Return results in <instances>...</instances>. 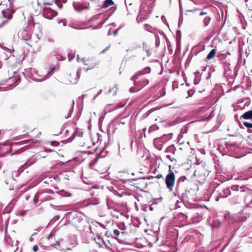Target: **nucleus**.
<instances>
[{
	"mask_svg": "<svg viewBox=\"0 0 252 252\" xmlns=\"http://www.w3.org/2000/svg\"><path fill=\"white\" fill-rule=\"evenodd\" d=\"M38 249V247L37 245H35L33 247L32 250L33 252H36Z\"/></svg>",
	"mask_w": 252,
	"mask_h": 252,
	"instance_id": "nucleus-56",
	"label": "nucleus"
},
{
	"mask_svg": "<svg viewBox=\"0 0 252 252\" xmlns=\"http://www.w3.org/2000/svg\"><path fill=\"white\" fill-rule=\"evenodd\" d=\"M194 93V92L192 90H189L188 92V97H190Z\"/></svg>",
	"mask_w": 252,
	"mask_h": 252,
	"instance_id": "nucleus-44",
	"label": "nucleus"
},
{
	"mask_svg": "<svg viewBox=\"0 0 252 252\" xmlns=\"http://www.w3.org/2000/svg\"><path fill=\"white\" fill-rule=\"evenodd\" d=\"M183 22V17H179V21H178V26L179 27H180L182 25Z\"/></svg>",
	"mask_w": 252,
	"mask_h": 252,
	"instance_id": "nucleus-47",
	"label": "nucleus"
},
{
	"mask_svg": "<svg viewBox=\"0 0 252 252\" xmlns=\"http://www.w3.org/2000/svg\"><path fill=\"white\" fill-rule=\"evenodd\" d=\"M145 29L148 32H150L155 33L156 29L155 28L152 27L149 25L145 24Z\"/></svg>",
	"mask_w": 252,
	"mask_h": 252,
	"instance_id": "nucleus-25",
	"label": "nucleus"
},
{
	"mask_svg": "<svg viewBox=\"0 0 252 252\" xmlns=\"http://www.w3.org/2000/svg\"><path fill=\"white\" fill-rule=\"evenodd\" d=\"M29 30L26 29L20 31L18 33L19 37L26 41L31 39L32 35L31 32L28 31Z\"/></svg>",
	"mask_w": 252,
	"mask_h": 252,
	"instance_id": "nucleus-8",
	"label": "nucleus"
},
{
	"mask_svg": "<svg viewBox=\"0 0 252 252\" xmlns=\"http://www.w3.org/2000/svg\"><path fill=\"white\" fill-rule=\"evenodd\" d=\"M176 151V148L173 145H171L167 147L165 152L167 153H171L172 154H174Z\"/></svg>",
	"mask_w": 252,
	"mask_h": 252,
	"instance_id": "nucleus-27",
	"label": "nucleus"
},
{
	"mask_svg": "<svg viewBox=\"0 0 252 252\" xmlns=\"http://www.w3.org/2000/svg\"><path fill=\"white\" fill-rule=\"evenodd\" d=\"M155 37H156V45H157V47H158L159 45V40L158 39V36L157 34H155Z\"/></svg>",
	"mask_w": 252,
	"mask_h": 252,
	"instance_id": "nucleus-49",
	"label": "nucleus"
},
{
	"mask_svg": "<svg viewBox=\"0 0 252 252\" xmlns=\"http://www.w3.org/2000/svg\"><path fill=\"white\" fill-rule=\"evenodd\" d=\"M57 193L63 197H70L72 196V193L64 190H61L57 192Z\"/></svg>",
	"mask_w": 252,
	"mask_h": 252,
	"instance_id": "nucleus-22",
	"label": "nucleus"
},
{
	"mask_svg": "<svg viewBox=\"0 0 252 252\" xmlns=\"http://www.w3.org/2000/svg\"><path fill=\"white\" fill-rule=\"evenodd\" d=\"M180 216H181V218H182L183 220H185L188 218V217L183 213H181L180 214Z\"/></svg>",
	"mask_w": 252,
	"mask_h": 252,
	"instance_id": "nucleus-52",
	"label": "nucleus"
},
{
	"mask_svg": "<svg viewBox=\"0 0 252 252\" xmlns=\"http://www.w3.org/2000/svg\"><path fill=\"white\" fill-rule=\"evenodd\" d=\"M106 21V20H104L103 21H101V22H100L99 24L96 26H95V29H99L100 28L102 25Z\"/></svg>",
	"mask_w": 252,
	"mask_h": 252,
	"instance_id": "nucleus-48",
	"label": "nucleus"
},
{
	"mask_svg": "<svg viewBox=\"0 0 252 252\" xmlns=\"http://www.w3.org/2000/svg\"><path fill=\"white\" fill-rule=\"evenodd\" d=\"M116 86H117V85H115V87H113L112 88H110V89L109 90V91H108V92L107 94L111 93L112 92V91H113L114 89H115V91H114V92H113V95H116V94H117V90H118V88H117V87H116Z\"/></svg>",
	"mask_w": 252,
	"mask_h": 252,
	"instance_id": "nucleus-30",
	"label": "nucleus"
},
{
	"mask_svg": "<svg viewBox=\"0 0 252 252\" xmlns=\"http://www.w3.org/2000/svg\"><path fill=\"white\" fill-rule=\"evenodd\" d=\"M12 17H0V27H2L5 24L7 23L9 20H10Z\"/></svg>",
	"mask_w": 252,
	"mask_h": 252,
	"instance_id": "nucleus-20",
	"label": "nucleus"
},
{
	"mask_svg": "<svg viewBox=\"0 0 252 252\" xmlns=\"http://www.w3.org/2000/svg\"><path fill=\"white\" fill-rule=\"evenodd\" d=\"M216 51V50L215 49H212L207 55V56L206 58L205 61H206L210 60L213 59L215 55Z\"/></svg>",
	"mask_w": 252,
	"mask_h": 252,
	"instance_id": "nucleus-23",
	"label": "nucleus"
},
{
	"mask_svg": "<svg viewBox=\"0 0 252 252\" xmlns=\"http://www.w3.org/2000/svg\"><path fill=\"white\" fill-rule=\"evenodd\" d=\"M6 150H7V153H9L12 150V147L10 145H8V147H7L6 148Z\"/></svg>",
	"mask_w": 252,
	"mask_h": 252,
	"instance_id": "nucleus-55",
	"label": "nucleus"
},
{
	"mask_svg": "<svg viewBox=\"0 0 252 252\" xmlns=\"http://www.w3.org/2000/svg\"><path fill=\"white\" fill-rule=\"evenodd\" d=\"M182 33L180 30H177L176 32V40L180 41L181 39Z\"/></svg>",
	"mask_w": 252,
	"mask_h": 252,
	"instance_id": "nucleus-31",
	"label": "nucleus"
},
{
	"mask_svg": "<svg viewBox=\"0 0 252 252\" xmlns=\"http://www.w3.org/2000/svg\"><path fill=\"white\" fill-rule=\"evenodd\" d=\"M97 239H98V240H101V241L103 242V243L104 244H105L104 241H103V240L102 239V238H101L100 236H97Z\"/></svg>",
	"mask_w": 252,
	"mask_h": 252,
	"instance_id": "nucleus-64",
	"label": "nucleus"
},
{
	"mask_svg": "<svg viewBox=\"0 0 252 252\" xmlns=\"http://www.w3.org/2000/svg\"><path fill=\"white\" fill-rule=\"evenodd\" d=\"M211 18L210 17H205L203 20L205 26H207L210 22Z\"/></svg>",
	"mask_w": 252,
	"mask_h": 252,
	"instance_id": "nucleus-32",
	"label": "nucleus"
},
{
	"mask_svg": "<svg viewBox=\"0 0 252 252\" xmlns=\"http://www.w3.org/2000/svg\"><path fill=\"white\" fill-rule=\"evenodd\" d=\"M68 58H69L68 60H69V61H71V60H72L74 58L75 56L73 54L70 53V54H68Z\"/></svg>",
	"mask_w": 252,
	"mask_h": 252,
	"instance_id": "nucleus-50",
	"label": "nucleus"
},
{
	"mask_svg": "<svg viewBox=\"0 0 252 252\" xmlns=\"http://www.w3.org/2000/svg\"><path fill=\"white\" fill-rule=\"evenodd\" d=\"M231 194L230 189V188H226L223 189V190L220 192L218 196L216 198V201H218L219 198H226Z\"/></svg>",
	"mask_w": 252,
	"mask_h": 252,
	"instance_id": "nucleus-12",
	"label": "nucleus"
},
{
	"mask_svg": "<svg viewBox=\"0 0 252 252\" xmlns=\"http://www.w3.org/2000/svg\"><path fill=\"white\" fill-rule=\"evenodd\" d=\"M110 48V45H108L107 47H106L104 49H103L101 52V54H104L106 51H107Z\"/></svg>",
	"mask_w": 252,
	"mask_h": 252,
	"instance_id": "nucleus-45",
	"label": "nucleus"
},
{
	"mask_svg": "<svg viewBox=\"0 0 252 252\" xmlns=\"http://www.w3.org/2000/svg\"><path fill=\"white\" fill-rule=\"evenodd\" d=\"M114 4V2L112 0H105L103 2L102 7L107 8L111 5Z\"/></svg>",
	"mask_w": 252,
	"mask_h": 252,
	"instance_id": "nucleus-24",
	"label": "nucleus"
},
{
	"mask_svg": "<svg viewBox=\"0 0 252 252\" xmlns=\"http://www.w3.org/2000/svg\"><path fill=\"white\" fill-rule=\"evenodd\" d=\"M166 158L169 159L172 162L176 161V159L174 158H172L170 155H167L166 156Z\"/></svg>",
	"mask_w": 252,
	"mask_h": 252,
	"instance_id": "nucleus-43",
	"label": "nucleus"
},
{
	"mask_svg": "<svg viewBox=\"0 0 252 252\" xmlns=\"http://www.w3.org/2000/svg\"><path fill=\"white\" fill-rule=\"evenodd\" d=\"M199 82V79H197V78H195V79H194V84H196H196H198Z\"/></svg>",
	"mask_w": 252,
	"mask_h": 252,
	"instance_id": "nucleus-59",
	"label": "nucleus"
},
{
	"mask_svg": "<svg viewBox=\"0 0 252 252\" xmlns=\"http://www.w3.org/2000/svg\"><path fill=\"white\" fill-rule=\"evenodd\" d=\"M145 19V18H144V17H137L136 21H137V23H139L143 22V21Z\"/></svg>",
	"mask_w": 252,
	"mask_h": 252,
	"instance_id": "nucleus-39",
	"label": "nucleus"
},
{
	"mask_svg": "<svg viewBox=\"0 0 252 252\" xmlns=\"http://www.w3.org/2000/svg\"><path fill=\"white\" fill-rule=\"evenodd\" d=\"M121 28V27H119L117 29L113 32V34L114 35H116L118 34V30Z\"/></svg>",
	"mask_w": 252,
	"mask_h": 252,
	"instance_id": "nucleus-57",
	"label": "nucleus"
},
{
	"mask_svg": "<svg viewBox=\"0 0 252 252\" xmlns=\"http://www.w3.org/2000/svg\"><path fill=\"white\" fill-rule=\"evenodd\" d=\"M25 20L27 24L26 29H30L35 25L33 17H25Z\"/></svg>",
	"mask_w": 252,
	"mask_h": 252,
	"instance_id": "nucleus-14",
	"label": "nucleus"
},
{
	"mask_svg": "<svg viewBox=\"0 0 252 252\" xmlns=\"http://www.w3.org/2000/svg\"><path fill=\"white\" fill-rule=\"evenodd\" d=\"M98 158H96L93 160H92L89 163L90 166L92 167L98 161Z\"/></svg>",
	"mask_w": 252,
	"mask_h": 252,
	"instance_id": "nucleus-33",
	"label": "nucleus"
},
{
	"mask_svg": "<svg viewBox=\"0 0 252 252\" xmlns=\"http://www.w3.org/2000/svg\"><path fill=\"white\" fill-rule=\"evenodd\" d=\"M55 4L58 6L59 8L62 7V2L61 0H55Z\"/></svg>",
	"mask_w": 252,
	"mask_h": 252,
	"instance_id": "nucleus-35",
	"label": "nucleus"
},
{
	"mask_svg": "<svg viewBox=\"0 0 252 252\" xmlns=\"http://www.w3.org/2000/svg\"><path fill=\"white\" fill-rule=\"evenodd\" d=\"M247 194L244 198V202L246 206L252 208V191L249 189V191H246Z\"/></svg>",
	"mask_w": 252,
	"mask_h": 252,
	"instance_id": "nucleus-10",
	"label": "nucleus"
},
{
	"mask_svg": "<svg viewBox=\"0 0 252 252\" xmlns=\"http://www.w3.org/2000/svg\"><path fill=\"white\" fill-rule=\"evenodd\" d=\"M230 189L235 191H240V192H244L249 191V188L245 186H239V185H232L230 187Z\"/></svg>",
	"mask_w": 252,
	"mask_h": 252,
	"instance_id": "nucleus-11",
	"label": "nucleus"
},
{
	"mask_svg": "<svg viewBox=\"0 0 252 252\" xmlns=\"http://www.w3.org/2000/svg\"><path fill=\"white\" fill-rule=\"evenodd\" d=\"M45 151L46 152H51L53 151V150L52 149H50L45 148Z\"/></svg>",
	"mask_w": 252,
	"mask_h": 252,
	"instance_id": "nucleus-62",
	"label": "nucleus"
},
{
	"mask_svg": "<svg viewBox=\"0 0 252 252\" xmlns=\"http://www.w3.org/2000/svg\"><path fill=\"white\" fill-rule=\"evenodd\" d=\"M28 141H29V140L23 141H21V142H19V144H20V145H22V144H24L25 143H27Z\"/></svg>",
	"mask_w": 252,
	"mask_h": 252,
	"instance_id": "nucleus-60",
	"label": "nucleus"
},
{
	"mask_svg": "<svg viewBox=\"0 0 252 252\" xmlns=\"http://www.w3.org/2000/svg\"><path fill=\"white\" fill-rule=\"evenodd\" d=\"M146 52L147 56H150L151 55V51L150 49H146Z\"/></svg>",
	"mask_w": 252,
	"mask_h": 252,
	"instance_id": "nucleus-58",
	"label": "nucleus"
},
{
	"mask_svg": "<svg viewBox=\"0 0 252 252\" xmlns=\"http://www.w3.org/2000/svg\"><path fill=\"white\" fill-rule=\"evenodd\" d=\"M56 68V67L55 66H53L51 67V69L50 71H48V73L46 74L47 76H49V77L51 76V75L52 73V72L55 70Z\"/></svg>",
	"mask_w": 252,
	"mask_h": 252,
	"instance_id": "nucleus-38",
	"label": "nucleus"
},
{
	"mask_svg": "<svg viewBox=\"0 0 252 252\" xmlns=\"http://www.w3.org/2000/svg\"><path fill=\"white\" fill-rule=\"evenodd\" d=\"M36 25H37V27L39 30V32H40V34H36L35 35H36V38H37V40L35 41V42H37L38 40H40V37H41V36L42 35V26L40 24L37 23V24H36Z\"/></svg>",
	"mask_w": 252,
	"mask_h": 252,
	"instance_id": "nucleus-26",
	"label": "nucleus"
},
{
	"mask_svg": "<svg viewBox=\"0 0 252 252\" xmlns=\"http://www.w3.org/2000/svg\"><path fill=\"white\" fill-rule=\"evenodd\" d=\"M14 74L12 77L9 78V81L12 82L13 84H15V86H16L20 81V77L16 72H14Z\"/></svg>",
	"mask_w": 252,
	"mask_h": 252,
	"instance_id": "nucleus-15",
	"label": "nucleus"
},
{
	"mask_svg": "<svg viewBox=\"0 0 252 252\" xmlns=\"http://www.w3.org/2000/svg\"><path fill=\"white\" fill-rule=\"evenodd\" d=\"M51 144L53 146L56 147V146H58L59 145V142H58V141H53L51 142Z\"/></svg>",
	"mask_w": 252,
	"mask_h": 252,
	"instance_id": "nucleus-42",
	"label": "nucleus"
},
{
	"mask_svg": "<svg viewBox=\"0 0 252 252\" xmlns=\"http://www.w3.org/2000/svg\"><path fill=\"white\" fill-rule=\"evenodd\" d=\"M74 104V102L73 101V104H72V105L71 106V108L69 110V112L68 113L67 115L65 116V118L66 119H68V118H69V117H70L71 116V115H72V114L73 113Z\"/></svg>",
	"mask_w": 252,
	"mask_h": 252,
	"instance_id": "nucleus-29",
	"label": "nucleus"
},
{
	"mask_svg": "<svg viewBox=\"0 0 252 252\" xmlns=\"http://www.w3.org/2000/svg\"><path fill=\"white\" fill-rule=\"evenodd\" d=\"M58 23L59 24L63 23V26H66V22L63 20H61L59 21Z\"/></svg>",
	"mask_w": 252,
	"mask_h": 252,
	"instance_id": "nucleus-54",
	"label": "nucleus"
},
{
	"mask_svg": "<svg viewBox=\"0 0 252 252\" xmlns=\"http://www.w3.org/2000/svg\"><path fill=\"white\" fill-rule=\"evenodd\" d=\"M43 181L44 184L52 186L56 189H58V187L54 186L55 183L59 182L60 181V179L57 175H50L47 176L44 178Z\"/></svg>",
	"mask_w": 252,
	"mask_h": 252,
	"instance_id": "nucleus-6",
	"label": "nucleus"
},
{
	"mask_svg": "<svg viewBox=\"0 0 252 252\" xmlns=\"http://www.w3.org/2000/svg\"><path fill=\"white\" fill-rule=\"evenodd\" d=\"M192 1L195 3V4H203L205 1V0H192Z\"/></svg>",
	"mask_w": 252,
	"mask_h": 252,
	"instance_id": "nucleus-36",
	"label": "nucleus"
},
{
	"mask_svg": "<svg viewBox=\"0 0 252 252\" xmlns=\"http://www.w3.org/2000/svg\"><path fill=\"white\" fill-rule=\"evenodd\" d=\"M155 0H142L140 5L141 16H147L151 13L155 5Z\"/></svg>",
	"mask_w": 252,
	"mask_h": 252,
	"instance_id": "nucleus-2",
	"label": "nucleus"
},
{
	"mask_svg": "<svg viewBox=\"0 0 252 252\" xmlns=\"http://www.w3.org/2000/svg\"><path fill=\"white\" fill-rule=\"evenodd\" d=\"M113 233L117 236H118L120 234V231L118 229H114Z\"/></svg>",
	"mask_w": 252,
	"mask_h": 252,
	"instance_id": "nucleus-51",
	"label": "nucleus"
},
{
	"mask_svg": "<svg viewBox=\"0 0 252 252\" xmlns=\"http://www.w3.org/2000/svg\"><path fill=\"white\" fill-rule=\"evenodd\" d=\"M84 65L88 66L87 68H84L85 71H87L89 70L92 69L98 63L94 58H89L87 59H82Z\"/></svg>",
	"mask_w": 252,
	"mask_h": 252,
	"instance_id": "nucleus-5",
	"label": "nucleus"
},
{
	"mask_svg": "<svg viewBox=\"0 0 252 252\" xmlns=\"http://www.w3.org/2000/svg\"><path fill=\"white\" fill-rule=\"evenodd\" d=\"M243 124L247 128H252V123H251L244 122H243Z\"/></svg>",
	"mask_w": 252,
	"mask_h": 252,
	"instance_id": "nucleus-37",
	"label": "nucleus"
},
{
	"mask_svg": "<svg viewBox=\"0 0 252 252\" xmlns=\"http://www.w3.org/2000/svg\"><path fill=\"white\" fill-rule=\"evenodd\" d=\"M30 71L31 74H29V76L32 80L37 81V82H41L42 81L49 77V76H47L46 75L45 76L42 77L41 76H39L37 72L35 70V69L32 68H30Z\"/></svg>",
	"mask_w": 252,
	"mask_h": 252,
	"instance_id": "nucleus-7",
	"label": "nucleus"
},
{
	"mask_svg": "<svg viewBox=\"0 0 252 252\" xmlns=\"http://www.w3.org/2000/svg\"><path fill=\"white\" fill-rule=\"evenodd\" d=\"M188 180L185 176L180 177L177 180L176 184L175 190L174 192V196L180 198L182 202L188 201V193L189 190H187L186 185Z\"/></svg>",
	"mask_w": 252,
	"mask_h": 252,
	"instance_id": "nucleus-1",
	"label": "nucleus"
},
{
	"mask_svg": "<svg viewBox=\"0 0 252 252\" xmlns=\"http://www.w3.org/2000/svg\"><path fill=\"white\" fill-rule=\"evenodd\" d=\"M44 11L45 13L43 14V16H45L46 14H49V16H56L57 15V13L52 10L51 8H46L44 9Z\"/></svg>",
	"mask_w": 252,
	"mask_h": 252,
	"instance_id": "nucleus-21",
	"label": "nucleus"
},
{
	"mask_svg": "<svg viewBox=\"0 0 252 252\" xmlns=\"http://www.w3.org/2000/svg\"><path fill=\"white\" fill-rule=\"evenodd\" d=\"M151 72V68L149 67H146L144 68L143 70H140L135 73L134 75H133L130 80L135 82V81L141 75L145 74L146 73H149Z\"/></svg>",
	"mask_w": 252,
	"mask_h": 252,
	"instance_id": "nucleus-9",
	"label": "nucleus"
},
{
	"mask_svg": "<svg viewBox=\"0 0 252 252\" xmlns=\"http://www.w3.org/2000/svg\"><path fill=\"white\" fill-rule=\"evenodd\" d=\"M239 220L241 221H245L249 217L250 214L249 213H244L242 211L238 213Z\"/></svg>",
	"mask_w": 252,
	"mask_h": 252,
	"instance_id": "nucleus-16",
	"label": "nucleus"
},
{
	"mask_svg": "<svg viewBox=\"0 0 252 252\" xmlns=\"http://www.w3.org/2000/svg\"><path fill=\"white\" fill-rule=\"evenodd\" d=\"M63 252H72L71 249L70 248L67 249L65 250H63Z\"/></svg>",
	"mask_w": 252,
	"mask_h": 252,
	"instance_id": "nucleus-61",
	"label": "nucleus"
},
{
	"mask_svg": "<svg viewBox=\"0 0 252 252\" xmlns=\"http://www.w3.org/2000/svg\"><path fill=\"white\" fill-rule=\"evenodd\" d=\"M175 177L173 172L171 170H169V172L166 176L165 182L166 188L172 191L173 187L175 184Z\"/></svg>",
	"mask_w": 252,
	"mask_h": 252,
	"instance_id": "nucleus-3",
	"label": "nucleus"
},
{
	"mask_svg": "<svg viewBox=\"0 0 252 252\" xmlns=\"http://www.w3.org/2000/svg\"><path fill=\"white\" fill-rule=\"evenodd\" d=\"M149 83V81L147 79H144L139 82H134V85L136 86L137 91H140L144 87L148 85Z\"/></svg>",
	"mask_w": 252,
	"mask_h": 252,
	"instance_id": "nucleus-13",
	"label": "nucleus"
},
{
	"mask_svg": "<svg viewBox=\"0 0 252 252\" xmlns=\"http://www.w3.org/2000/svg\"><path fill=\"white\" fill-rule=\"evenodd\" d=\"M240 118L246 120L252 119V110L245 112L241 116Z\"/></svg>",
	"mask_w": 252,
	"mask_h": 252,
	"instance_id": "nucleus-19",
	"label": "nucleus"
},
{
	"mask_svg": "<svg viewBox=\"0 0 252 252\" xmlns=\"http://www.w3.org/2000/svg\"><path fill=\"white\" fill-rule=\"evenodd\" d=\"M53 54L54 56L56 57V58L58 60L63 61L64 59V58L60 54H59L58 52L56 51H54Z\"/></svg>",
	"mask_w": 252,
	"mask_h": 252,
	"instance_id": "nucleus-28",
	"label": "nucleus"
},
{
	"mask_svg": "<svg viewBox=\"0 0 252 252\" xmlns=\"http://www.w3.org/2000/svg\"><path fill=\"white\" fill-rule=\"evenodd\" d=\"M162 177V175L161 174H158L156 176V178L158 179H159Z\"/></svg>",
	"mask_w": 252,
	"mask_h": 252,
	"instance_id": "nucleus-63",
	"label": "nucleus"
},
{
	"mask_svg": "<svg viewBox=\"0 0 252 252\" xmlns=\"http://www.w3.org/2000/svg\"><path fill=\"white\" fill-rule=\"evenodd\" d=\"M26 213H27V211L23 210L20 212V215L21 216H24L26 214Z\"/></svg>",
	"mask_w": 252,
	"mask_h": 252,
	"instance_id": "nucleus-53",
	"label": "nucleus"
},
{
	"mask_svg": "<svg viewBox=\"0 0 252 252\" xmlns=\"http://www.w3.org/2000/svg\"><path fill=\"white\" fill-rule=\"evenodd\" d=\"M118 227L121 230H125L126 227L125 225L124 222H120L118 224Z\"/></svg>",
	"mask_w": 252,
	"mask_h": 252,
	"instance_id": "nucleus-34",
	"label": "nucleus"
},
{
	"mask_svg": "<svg viewBox=\"0 0 252 252\" xmlns=\"http://www.w3.org/2000/svg\"><path fill=\"white\" fill-rule=\"evenodd\" d=\"M53 199V198L51 196L47 195L46 192L42 190L37 192L35 194L34 197V202L35 204H36L38 200H40L41 202H44Z\"/></svg>",
	"mask_w": 252,
	"mask_h": 252,
	"instance_id": "nucleus-4",
	"label": "nucleus"
},
{
	"mask_svg": "<svg viewBox=\"0 0 252 252\" xmlns=\"http://www.w3.org/2000/svg\"><path fill=\"white\" fill-rule=\"evenodd\" d=\"M73 220H74V222H75L76 221V220L78 222H80L82 220L81 219H80V218H78L77 217V215L76 214H75L74 215Z\"/></svg>",
	"mask_w": 252,
	"mask_h": 252,
	"instance_id": "nucleus-41",
	"label": "nucleus"
},
{
	"mask_svg": "<svg viewBox=\"0 0 252 252\" xmlns=\"http://www.w3.org/2000/svg\"><path fill=\"white\" fill-rule=\"evenodd\" d=\"M187 11L192 12V14L198 15L199 16H201L207 14L206 12H204L201 9L199 8H194L193 10H189Z\"/></svg>",
	"mask_w": 252,
	"mask_h": 252,
	"instance_id": "nucleus-18",
	"label": "nucleus"
},
{
	"mask_svg": "<svg viewBox=\"0 0 252 252\" xmlns=\"http://www.w3.org/2000/svg\"><path fill=\"white\" fill-rule=\"evenodd\" d=\"M138 91H137V89H136L134 87H131L130 89H129V92L130 93H134V92H138Z\"/></svg>",
	"mask_w": 252,
	"mask_h": 252,
	"instance_id": "nucleus-46",
	"label": "nucleus"
},
{
	"mask_svg": "<svg viewBox=\"0 0 252 252\" xmlns=\"http://www.w3.org/2000/svg\"><path fill=\"white\" fill-rule=\"evenodd\" d=\"M44 192H46L47 194H54V192L53 190L51 189H45L43 190Z\"/></svg>",
	"mask_w": 252,
	"mask_h": 252,
	"instance_id": "nucleus-40",
	"label": "nucleus"
},
{
	"mask_svg": "<svg viewBox=\"0 0 252 252\" xmlns=\"http://www.w3.org/2000/svg\"><path fill=\"white\" fill-rule=\"evenodd\" d=\"M81 70V69H79L76 72V74H73V76L74 78H70L69 80L70 83L72 84H75L78 81L79 78H80V74L79 72Z\"/></svg>",
	"mask_w": 252,
	"mask_h": 252,
	"instance_id": "nucleus-17",
	"label": "nucleus"
}]
</instances>
